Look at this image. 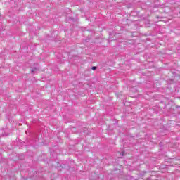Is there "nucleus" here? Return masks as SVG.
<instances>
[{"mask_svg":"<svg viewBox=\"0 0 180 180\" xmlns=\"http://www.w3.org/2000/svg\"><path fill=\"white\" fill-rule=\"evenodd\" d=\"M37 71H39V68H34L32 69L31 72H32V74H34L35 72H37Z\"/></svg>","mask_w":180,"mask_h":180,"instance_id":"f257e3e1","label":"nucleus"},{"mask_svg":"<svg viewBox=\"0 0 180 180\" xmlns=\"http://www.w3.org/2000/svg\"><path fill=\"white\" fill-rule=\"evenodd\" d=\"M91 70H93V71H95V70H96V66H93V67L91 68Z\"/></svg>","mask_w":180,"mask_h":180,"instance_id":"f03ea898","label":"nucleus"},{"mask_svg":"<svg viewBox=\"0 0 180 180\" xmlns=\"http://www.w3.org/2000/svg\"><path fill=\"white\" fill-rule=\"evenodd\" d=\"M122 155H123V152L122 153Z\"/></svg>","mask_w":180,"mask_h":180,"instance_id":"7ed1b4c3","label":"nucleus"}]
</instances>
